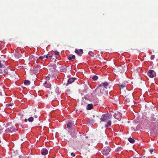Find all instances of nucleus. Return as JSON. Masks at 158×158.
<instances>
[{
    "instance_id": "obj_27",
    "label": "nucleus",
    "mask_w": 158,
    "mask_h": 158,
    "mask_svg": "<svg viewBox=\"0 0 158 158\" xmlns=\"http://www.w3.org/2000/svg\"><path fill=\"white\" fill-rule=\"evenodd\" d=\"M11 123H8L6 124V125H5V127H8V126L9 125H10V124H11Z\"/></svg>"
},
{
    "instance_id": "obj_13",
    "label": "nucleus",
    "mask_w": 158,
    "mask_h": 158,
    "mask_svg": "<svg viewBox=\"0 0 158 158\" xmlns=\"http://www.w3.org/2000/svg\"><path fill=\"white\" fill-rule=\"evenodd\" d=\"M73 125V124L71 122H69L67 124V127L70 129L72 127V126Z\"/></svg>"
},
{
    "instance_id": "obj_24",
    "label": "nucleus",
    "mask_w": 158,
    "mask_h": 158,
    "mask_svg": "<svg viewBox=\"0 0 158 158\" xmlns=\"http://www.w3.org/2000/svg\"><path fill=\"white\" fill-rule=\"evenodd\" d=\"M45 57H46L45 55L41 56L39 57V58L40 59L42 60H43L45 58H46Z\"/></svg>"
},
{
    "instance_id": "obj_21",
    "label": "nucleus",
    "mask_w": 158,
    "mask_h": 158,
    "mask_svg": "<svg viewBox=\"0 0 158 158\" xmlns=\"http://www.w3.org/2000/svg\"><path fill=\"white\" fill-rule=\"evenodd\" d=\"M88 54L90 55L91 56L94 57V54L92 52L90 51L89 52Z\"/></svg>"
},
{
    "instance_id": "obj_41",
    "label": "nucleus",
    "mask_w": 158,
    "mask_h": 158,
    "mask_svg": "<svg viewBox=\"0 0 158 158\" xmlns=\"http://www.w3.org/2000/svg\"><path fill=\"white\" fill-rule=\"evenodd\" d=\"M105 143H106V144H108V142H107V141Z\"/></svg>"
},
{
    "instance_id": "obj_28",
    "label": "nucleus",
    "mask_w": 158,
    "mask_h": 158,
    "mask_svg": "<svg viewBox=\"0 0 158 158\" xmlns=\"http://www.w3.org/2000/svg\"><path fill=\"white\" fill-rule=\"evenodd\" d=\"M45 56H46V57H45L46 58H47L48 57H50L51 58L52 57V56H49V54H48L47 55H46Z\"/></svg>"
},
{
    "instance_id": "obj_39",
    "label": "nucleus",
    "mask_w": 158,
    "mask_h": 158,
    "mask_svg": "<svg viewBox=\"0 0 158 158\" xmlns=\"http://www.w3.org/2000/svg\"><path fill=\"white\" fill-rule=\"evenodd\" d=\"M30 118V119H31V118H33V117H30V118Z\"/></svg>"
},
{
    "instance_id": "obj_10",
    "label": "nucleus",
    "mask_w": 158,
    "mask_h": 158,
    "mask_svg": "<svg viewBox=\"0 0 158 158\" xmlns=\"http://www.w3.org/2000/svg\"><path fill=\"white\" fill-rule=\"evenodd\" d=\"M41 153L43 155H46L48 153V151L46 149H43L41 151Z\"/></svg>"
},
{
    "instance_id": "obj_11",
    "label": "nucleus",
    "mask_w": 158,
    "mask_h": 158,
    "mask_svg": "<svg viewBox=\"0 0 158 158\" xmlns=\"http://www.w3.org/2000/svg\"><path fill=\"white\" fill-rule=\"evenodd\" d=\"M93 107V105L92 104H89L87 106V109L88 110H91Z\"/></svg>"
},
{
    "instance_id": "obj_20",
    "label": "nucleus",
    "mask_w": 158,
    "mask_h": 158,
    "mask_svg": "<svg viewBox=\"0 0 158 158\" xmlns=\"http://www.w3.org/2000/svg\"><path fill=\"white\" fill-rule=\"evenodd\" d=\"M75 58V56L73 55L72 56H70L69 57V60H71L73 59H74Z\"/></svg>"
},
{
    "instance_id": "obj_2",
    "label": "nucleus",
    "mask_w": 158,
    "mask_h": 158,
    "mask_svg": "<svg viewBox=\"0 0 158 158\" xmlns=\"http://www.w3.org/2000/svg\"><path fill=\"white\" fill-rule=\"evenodd\" d=\"M101 122L103 123V124H105V127H107L111 125V121L109 119H101Z\"/></svg>"
},
{
    "instance_id": "obj_31",
    "label": "nucleus",
    "mask_w": 158,
    "mask_h": 158,
    "mask_svg": "<svg viewBox=\"0 0 158 158\" xmlns=\"http://www.w3.org/2000/svg\"><path fill=\"white\" fill-rule=\"evenodd\" d=\"M71 155L72 156H73V157L75 156V154L73 153V152L72 153H71Z\"/></svg>"
},
{
    "instance_id": "obj_32",
    "label": "nucleus",
    "mask_w": 158,
    "mask_h": 158,
    "mask_svg": "<svg viewBox=\"0 0 158 158\" xmlns=\"http://www.w3.org/2000/svg\"><path fill=\"white\" fill-rule=\"evenodd\" d=\"M19 158H28V157H26V156L24 157V156H19Z\"/></svg>"
},
{
    "instance_id": "obj_3",
    "label": "nucleus",
    "mask_w": 158,
    "mask_h": 158,
    "mask_svg": "<svg viewBox=\"0 0 158 158\" xmlns=\"http://www.w3.org/2000/svg\"><path fill=\"white\" fill-rule=\"evenodd\" d=\"M110 150L109 147H105L102 151V153L103 155L106 156L109 154Z\"/></svg>"
},
{
    "instance_id": "obj_23",
    "label": "nucleus",
    "mask_w": 158,
    "mask_h": 158,
    "mask_svg": "<svg viewBox=\"0 0 158 158\" xmlns=\"http://www.w3.org/2000/svg\"><path fill=\"white\" fill-rule=\"evenodd\" d=\"M98 78V77L96 76H93L92 77V79L94 81H96V80H97Z\"/></svg>"
},
{
    "instance_id": "obj_44",
    "label": "nucleus",
    "mask_w": 158,
    "mask_h": 158,
    "mask_svg": "<svg viewBox=\"0 0 158 158\" xmlns=\"http://www.w3.org/2000/svg\"><path fill=\"white\" fill-rule=\"evenodd\" d=\"M71 134L72 135H73L74 136V135H72V133H71Z\"/></svg>"
},
{
    "instance_id": "obj_8",
    "label": "nucleus",
    "mask_w": 158,
    "mask_h": 158,
    "mask_svg": "<svg viewBox=\"0 0 158 158\" xmlns=\"http://www.w3.org/2000/svg\"><path fill=\"white\" fill-rule=\"evenodd\" d=\"M76 79V78H69L68 80V83L66 84V85H68V84H70L73 82L74 80Z\"/></svg>"
},
{
    "instance_id": "obj_38",
    "label": "nucleus",
    "mask_w": 158,
    "mask_h": 158,
    "mask_svg": "<svg viewBox=\"0 0 158 158\" xmlns=\"http://www.w3.org/2000/svg\"><path fill=\"white\" fill-rule=\"evenodd\" d=\"M47 83V81H46L45 82V83H44V85H45V87H46V83Z\"/></svg>"
},
{
    "instance_id": "obj_22",
    "label": "nucleus",
    "mask_w": 158,
    "mask_h": 158,
    "mask_svg": "<svg viewBox=\"0 0 158 158\" xmlns=\"http://www.w3.org/2000/svg\"><path fill=\"white\" fill-rule=\"evenodd\" d=\"M34 119H25V122H27L28 120L30 122H32L33 121Z\"/></svg>"
},
{
    "instance_id": "obj_33",
    "label": "nucleus",
    "mask_w": 158,
    "mask_h": 158,
    "mask_svg": "<svg viewBox=\"0 0 158 158\" xmlns=\"http://www.w3.org/2000/svg\"><path fill=\"white\" fill-rule=\"evenodd\" d=\"M50 79V77H46V80H49Z\"/></svg>"
},
{
    "instance_id": "obj_42",
    "label": "nucleus",
    "mask_w": 158,
    "mask_h": 158,
    "mask_svg": "<svg viewBox=\"0 0 158 158\" xmlns=\"http://www.w3.org/2000/svg\"><path fill=\"white\" fill-rule=\"evenodd\" d=\"M142 158V157H135V158Z\"/></svg>"
},
{
    "instance_id": "obj_15",
    "label": "nucleus",
    "mask_w": 158,
    "mask_h": 158,
    "mask_svg": "<svg viewBox=\"0 0 158 158\" xmlns=\"http://www.w3.org/2000/svg\"><path fill=\"white\" fill-rule=\"evenodd\" d=\"M128 140L131 143H133L135 142V140L134 139L131 137H130L128 138Z\"/></svg>"
},
{
    "instance_id": "obj_16",
    "label": "nucleus",
    "mask_w": 158,
    "mask_h": 158,
    "mask_svg": "<svg viewBox=\"0 0 158 158\" xmlns=\"http://www.w3.org/2000/svg\"><path fill=\"white\" fill-rule=\"evenodd\" d=\"M30 84V82L29 80H26L24 81V84L26 85H28Z\"/></svg>"
},
{
    "instance_id": "obj_26",
    "label": "nucleus",
    "mask_w": 158,
    "mask_h": 158,
    "mask_svg": "<svg viewBox=\"0 0 158 158\" xmlns=\"http://www.w3.org/2000/svg\"><path fill=\"white\" fill-rule=\"evenodd\" d=\"M127 122L128 123H130V122L129 121H128L127 122L126 121H122V123H126V124L127 123Z\"/></svg>"
},
{
    "instance_id": "obj_46",
    "label": "nucleus",
    "mask_w": 158,
    "mask_h": 158,
    "mask_svg": "<svg viewBox=\"0 0 158 158\" xmlns=\"http://www.w3.org/2000/svg\"><path fill=\"white\" fill-rule=\"evenodd\" d=\"M106 158H110L109 157H106Z\"/></svg>"
},
{
    "instance_id": "obj_9",
    "label": "nucleus",
    "mask_w": 158,
    "mask_h": 158,
    "mask_svg": "<svg viewBox=\"0 0 158 158\" xmlns=\"http://www.w3.org/2000/svg\"><path fill=\"white\" fill-rule=\"evenodd\" d=\"M110 115L109 114H105L102 115L101 118H110Z\"/></svg>"
},
{
    "instance_id": "obj_18",
    "label": "nucleus",
    "mask_w": 158,
    "mask_h": 158,
    "mask_svg": "<svg viewBox=\"0 0 158 158\" xmlns=\"http://www.w3.org/2000/svg\"><path fill=\"white\" fill-rule=\"evenodd\" d=\"M15 56L16 58H19L21 56V55L19 53H16L15 54Z\"/></svg>"
},
{
    "instance_id": "obj_1",
    "label": "nucleus",
    "mask_w": 158,
    "mask_h": 158,
    "mask_svg": "<svg viewBox=\"0 0 158 158\" xmlns=\"http://www.w3.org/2000/svg\"><path fill=\"white\" fill-rule=\"evenodd\" d=\"M93 94H95V95L100 96H103L108 94V90L104 89L102 86H99L94 91Z\"/></svg>"
},
{
    "instance_id": "obj_43",
    "label": "nucleus",
    "mask_w": 158,
    "mask_h": 158,
    "mask_svg": "<svg viewBox=\"0 0 158 158\" xmlns=\"http://www.w3.org/2000/svg\"><path fill=\"white\" fill-rule=\"evenodd\" d=\"M50 85H49V86H48V87H47V88H49V87H50Z\"/></svg>"
},
{
    "instance_id": "obj_29",
    "label": "nucleus",
    "mask_w": 158,
    "mask_h": 158,
    "mask_svg": "<svg viewBox=\"0 0 158 158\" xmlns=\"http://www.w3.org/2000/svg\"><path fill=\"white\" fill-rule=\"evenodd\" d=\"M155 58V55H152L151 56V60H153Z\"/></svg>"
},
{
    "instance_id": "obj_6",
    "label": "nucleus",
    "mask_w": 158,
    "mask_h": 158,
    "mask_svg": "<svg viewBox=\"0 0 158 158\" xmlns=\"http://www.w3.org/2000/svg\"><path fill=\"white\" fill-rule=\"evenodd\" d=\"M99 86H102L104 89L106 90L108 88H110V87L109 86V84L108 83L106 82L102 83L99 85Z\"/></svg>"
},
{
    "instance_id": "obj_47",
    "label": "nucleus",
    "mask_w": 158,
    "mask_h": 158,
    "mask_svg": "<svg viewBox=\"0 0 158 158\" xmlns=\"http://www.w3.org/2000/svg\"><path fill=\"white\" fill-rule=\"evenodd\" d=\"M93 118H95V117L94 116H93Z\"/></svg>"
},
{
    "instance_id": "obj_35",
    "label": "nucleus",
    "mask_w": 158,
    "mask_h": 158,
    "mask_svg": "<svg viewBox=\"0 0 158 158\" xmlns=\"http://www.w3.org/2000/svg\"><path fill=\"white\" fill-rule=\"evenodd\" d=\"M40 116L39 115H38V116L35 115V118H40Z\"/></svg>"
},
{
    "instance_id": "obj_49",
    "label": "nucleus",
    "mask_w": 158,
    "mask_h": 158,
    "mask_svg": "<svg viewBox=\"0 0 158 158\" xmlns=\"http://www.w3.org/2000/svg\"><path fill=\"white\" fill-rule=\"evenodd\" d=\"M121 120V119H120V120H119V121H120V120Z\"/></svg>"
},
{
    "instance_id": "obj_19",
    "label": "nucleus",
    "mask_w": 158,
    "mask_h": 158,
    "mask_svg": "<svg viewBox=\"0 0 158 158\" xmlns=\"http://www.w3.org/2000/svg\"><path fill=\"white\" fill-rule=\"evenodd\" d=\"M123 150V148H121L118 147L116 149V151L118 152H121Z\"/></svg>"
},
{
    "instance_id": "obj_48",
    "label": "nucleus",
    "mask_w": 158,
    "mask_h": 158,
    "mask_svg": "<svg viewBox=\"0 0 158 158\" xmlns=\"http://www.w3.org/2000/svg\"><path fill=\"white\" fill-rule=\"evenodd\" d=\"M48 121H49V119H48Z\"/></svg>"
},
{
    "instance_id": "obj_7",
    "label": "nucleus",
    "mask_w": 158,
    "mask_h": 158,
    "mask_svg": "<svg viewBox=\"0 0 158 158\" xmlns=\"http://www.w3.org/2000/svg\"><path fill=\"white\" fill-rule=\"evenodd\" d=\"M75 52L77 53L79 56H81L83 53V50L82 49H76Z\"/></svg>"
},
{
    "instance_id": "obj_30",
    "label": "nucleus",
    "mask_w": 158,
    "mask_h": 158,
    "mask_svg": "<svg viewBox=\"0 0 158 158\" xmlns=\"http://www.w3.org/2000/svg\"><path fill=\"white\" fill-rule=\"evenodd\" d=\"M73 132H74V134L75 135L77 134V131L76 129H74V130L73 131Z\"/></svg>"
},
{
    "instance_id": "obj_4",
    "label": "nucleus",
    "mask_w": 158,
    "mask_h": 158,
    "mask_svg": "<svg viewBox=\"0 0 158 158\" xmlns=\"http://www.w3.org/2000/svg\"><path fill=\"white\" fill-rule=\"evenodd\" d=\"M147 74L148 76L150 78L154 77L156 76V73L153 70H149Z\"/></svg>"
},
{
    "instance_id": "obj_37",
    "label": "nucleus",
    "mask_w": 158,
    "mask_h": 158,
    "mask_svg": "<svg viewBox=\"0 0 158 158\" xmlns=\"http://www.w3.org/2000/svg\"><path fill=\"white\" fill-rule=\"evenodd\" d=\"M7 105H8V106H12V104L11 103H10L8 104H7Z\"/></svg>"
},
{
    "instance_id": "obj_34",
    "label": "nucleus",
    "mask_w": 158,
    "mask_h": 158,
    "mask_svg": "<svg viewBox=\"0 0 158 158\" xmlns=\"http://www.w3.org/2000/svg\"><path fill=\"white\" fill-rule=\"evenodd\" d=\"M120 87L122 88H123L124 87H125V86L124 85H120Z\"/></svg>"
},
{
    "instance_id": "obj_12",
    "label": "nucleus",
    "mask_w": 158,
    "mask_h": 158,
    "mask_svg": "<svg viewBox=\"0 0 158 158\" xmlns=\"http://www.w3.org/2000/svg\"><path fill=\"white\" fill-rule=\"evenodd\" d=\"M116 115V116H114L115 118H120L122 117V114L120 113H118Z\"/></svg>"
},
{
    "instance_id": "obj_14",
    "label": "nucleus",
    "mask_w": 158,
    "mask_h": 158,
    "mask_svg": "<svg viewBox=\"0 0 158 158\" xmlns=\"http://www.w3.org/2000/svg\"><path fill=\"white\" fill-rule=\"evenodd\" d=\"M10 71L11 69L10 68H8L4 70V73L6 74H10Z\"/></svg>"
},
{
    "instance_id": "obj_25",
    "label": "nucleus",
    "mask_w": 158,
    "mask_h": 158,
    "mask_svg": "<svg viewBox=\"0 0 158 158\" xmlns=\"http://www.w3.org/2000/svg\"><path fill=\"white\" fill-rule=\"evenodd\" d=\"M54 54L56 55H59V52H58L55 51Z\"/></svg>"
},
{
    "instance_id": "obj_17",
    "label": "nucleus",
    "mask_w": 158,
    "mask_h": 158,
    "mask_svg": "<svg viewBox=\"0 0 158 158\" xmlns=\"http://www.w3.org/2000/svg\"><path fill=\"white\" fill-rule=\"evenodd\" d=\"M88 122L89 123V124H92L94 122L93 119H89V121H88Z\"/></svg>"
},
{
    "instance_id": "obj_5",
    "label": "nucleus",
    "mask_w": 158,
    "mask_h": 158,
    "mask_svg": "<svg viewBox=\"0 0 158 158\" xmlns=\"http://www.w3.org/2000/svg\"><path fill=\"white\" fill-rule=\"evenodd\" d=\"M87 139L88 137L86 136L85 137V138H84L82 139L83 142L85 143V144L83 146L84 148H85V145H87L88 146H89L90 145L89 141V140Z\"/></svg>"
},
{
    "instance_id": "obj_45",
    "label": "nucleus",
    "mask_w": 158,
    "mask_h": 158,
    "mask_svg": "<svg viewBox=\"0 0 158 158\" xmlns=\"http://www.w3.org/2000/svg\"><path fill=\"white\" fill-rule=\"evenodd\" d=\"M134 122H135V123H136V120H134Z\"/></svg>"
},
{
    "instance_id": "obj_36",
    "label": "nucleus",
    "mask_w": 158,
    "mask_h": 158,
    "mask_svg": "<svg viewBox=\"0 0 158 158\" xmlns=\"http://www.w3.org/2000/svg\"><path fill=\"white\" fill-rule=\"evenodd\" d=\"M150 151V152L151 153V154H152V152H153V149H150V151Z\"/></svg>"
},
{
    "instance_id": "obj_40",
    "label": "nucleus",
    "mask_w": 158,
    "mask_h": 158,
    "mask_svg": "<svg viewBox=\"0 0 158 158\" xmlns=\"http://www.w3.org/2000/svg\"><path fill=\"white\" fill-rule=\"evenodd\" d=\"M2 130L1 129V127H0V133H1Z\"/></svg>"
}]
</instances>
